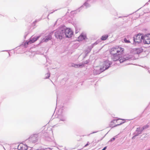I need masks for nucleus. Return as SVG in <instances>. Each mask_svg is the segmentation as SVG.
I'll return each mask as SVG.
<instances>
[{
  "instance_id": "1",
  "label": "nucleus",
  "mask_w": 150,
  "mask_h": 150,
  "mask_svg": "<svg viewBox=\"0 0 150 150\" xmlns=\"http://www.w3.org/2000/svg\"><path fill=\"white\" fill-rule=\"evenodd\" d=\"M64 28H61L54 31V36L56 39L59 40H62L64 38Z\"/></svg>"
},
{
  "instance_id": "2",
  "label": "nucleus",
  "mask_w": 150,
  "mask_h": 150,
  "mask_svg": "<svg viewBox=\"0 0 150 150\" xmlns=\"http://www.w3.org/2000/svg\"><path fill=\"white\" fill-rule=\"evenodd\" d=\"M40 36H35L31 38L28 41H26L25 43V45H27L29 44H31L36 41L40 37Z\"/></svg>"
},
{
  "instance_id": "3",
  "label": "nucleus",
  "mask_w": 150,
  "mask_h": 150,
  "mask_svg": "<svg viewBox=\"0 0 150 150\" xmlns=\"http://www.w3.org/2000/svg\"><path fill=\"white\" fill-rule=\"evenodd\" d=\"M64 34L66 37L71 38L73 35V32L71 29L69 28L65 29L64 28Z\"/></svg>"
},
{
  "instance_id": "4",
  "label": "nucleus",
  "mask_w": 150,
  "mask_h": 150,
  "mask_svg": "<svg viewBox=\"0 0 150 150\" xmlns=\"http://www.w3.org/2000/svg\"><path fill=\"white\" fill-rule=\"evenodd\" d=\"M143 36L141 34H139L134 38V40L135 42L140 43L143 40Z\"/></svg>"
},
{
  "instance_id": "5",
  "label": "nucleus",
  "mask_w": 150,
  "mask_h": 150,
  "mask_svg": "<svg viewBox=\"0 0 150 150\" xmlns=\"http://www.w3.org/2000/svg\"><path fill=\"white\" fill-rule=\"evenodd\" d=\"M143 42L144 44H150V34H148L143 36Z\"/></svg>"
},
{
  "instance_id": "6",
  "label": "nucleus",
  "mask_w": 150,
  "mask_h": 150,
  "mask_svg": "<svg viewBox=\"0 0 150 150\" xmlns=\"http://www.w3.org/2000/svg\"><path fill=\"white\" fill-rule=\"evenodd\" d=\"M52 34L53 32H52L49 33L47 35L45 36V38L43 39L42 42H47L49 40H51L52 38Z\"/></svg>"
},
{
  "instance_id": "7",
  "label": "nucleus",
  "mask_w": 150,
  "mask_h": 150,
  "mask_svg": "<svg viewBox=\"0 0 150 150\" xmlns=\"http://www.w3.org/2000/svg\"><path fill=\"white\" fill-rule=\"evenodd\" d=\"M116 48L117 54H121L124 53V49L123 48H122L119 46H118L116 47Z\"/></svg>"
},
{
  "instance_id": "8",
  "label": "nucleus",
  "mask_w": 150,
  "mask_h": 150,
  "mask_svg": "<svg viewBox=\"0 0 150 150\" xmlns=\"http://www.w3.org/2000/svg\"><path fill=\"white\" fill-rule=\"evenodd\" d=\"M103 68L101 69H103V70L107 69L110 65V62L108 61H105L103 64Z\"/></svg>"
},
{
  "instance_id": "9",
  "label": "nucleus",
  "mask_w": 150,
  "mask_h": 150,
  "mask_svg": "<svg viewBox=\"0 0 150 150\" xmlns=\"http://www.w3.org/2000/svg\"><path fill=\"white\" fill-rule=\"evenodd\" d=\"M18 149L20 150H27L28 146L26 145L21 144L18 145Z\"/></svg>"
},
{
  "instance_id": "10",
  "label": "nucleus",
  "mask_w": 150,
  "mask_h": 150,
  "mask_svg": "<svg viewBox=\"0 0 150 150\" xmlns=\"http://www.w3.org/2000/svg\"><path fill=\"white\" fill-rule=\"evenodd\" d=\"M87 38L86 36L84 33H82L78 37V40L81 41Z\"/></svg>"
},
{
  "instance_id": "11",
  "label": "nucleus",
  "mask_w": 150,
  "mask_h": 150,
  "mask_svg": "<svg viewBox=\"0 0 150 150\" xmlns=\"http://www.w3.org/2000/svg\"><path fill=\"white\" fill-rule=\"evenodd\" d=\"M37 136L36 135H34L29 138V140L33 143H35L38 140Z\"/></svg>"
},
{
  "instance_id": "12",
  "label": "nucleus",
  "mask_w": 150,
  "mask_h": 150,
  "mask_svg": "<svg viewBox=\"0 0 150 150\" xmlns=\"http://www.w3.org/2000/svg\"><path fill=\"white\" fill-rule=\"evenodd\" d=\"M118 54H115L112 55V59L114 61H116L119 59V58Z\"/></svg>"
},
{
  "instance_id": "13",
  "label": "nucleus",
  "mask_w": 150,
  "mask_h": 150,
  "mask_svg": "<svg viewBox=\"0 0 150 150\" xmlns=\"http://www.w3.org/2000/svg\"><path fill=\"white\" fill-rule=\"evenodd\" d=\"M142 133V132L140 131V127H138L137 128L136 132L134 133V134H135V136H137Z\"/></svg>"
},
{
  "instance_id": "14",
  "label": "nucleus",
  "mask_w": 150,
  "mask_h": 150,
  "mask_svg": "<svg viewBox=\"0 0 150 150\" xmlns=\"http://www.w3.org/2000/svg\"><path fill=\"white\" fill-rule=\"evenodd\" d=\"M110 54L112 55L115 54H117L116 51V47H113L111 48L110 50Z\"/></svg>"
},
{
  "instance_id": "15",
  "label": "nucleus",
  "mask_w": 150,
  "mask_h": 150,
  "mask_svg": "<svg viewBox=\"0 0 150 150\" xmlns=\"http://www.w3.org/2000/svg\"><path fill=\"white\" fill-rule=\"evenodd\" d=\"M108 37V35H103L101 38L100 39L102 40H107Z\"/></svg>"
},
{
  "instance_id": "16",
  "label": "nucleus",
  "mask_w": 150,
  "mask_h": 150,
  "mask_svg": "<svg viewBox=\"0 0 150 150\" xmlns=\"http://www.w3.org/2000/svg\"><path fill=\"white\" fill-rule=\"evenodd\" d=\"M119 61L120 63L123 62L124 61H125L127 59L124 57H122L121 58H119Z\"/></svg>"
},
{
  "instance_id": "17",
  "label": "nucleus",
  "mask_w": 150,
  "mask_h": 150,
  "mask_svg": "<svg viewBox=\"0 0 150 150\" xmlns=\"http://www.w3.org/2000/svg\"><path fill=\"white\" fill-rule=\"evenodd\" d=\"M73 67H74L76 68H78L79 67H80L82 66H83V64H82L81 65H78V64H74L72 66Z\"/></svg>"
},
{
  "instance_id": "18",
  "label": "nucleus",
  "mask_w": 150,
  "mask_h": 150,
  "mask_svg": "<svg viewBox=\"0 0 150 150\" xmlns=\"http://www.w3.org/2000/svg\"><path fill=\"white\" fill-rule=\"evenodd\" d=\"M50 76V74L49 73H47L45 75V78L47 79L49 78Z\"/></svg>"
},
{
  "instance_id": "19",
  "label": "nucleus",
  "mask_w": 150,
  "mask_h": 150,
  "mask_svg": "<svg viewBox=\"0 0 150 150\" xmlns=\"http://www.w3.org/2000/svg\"><path fill=\"white\" fill-rule=\"evenodd\" d=\"M124 41L126 43H128L130 42V41L129 40H127L126 38H125L124 39Z\"/></svg>"
},
{
  "instance_id": "20",
  "label": "nucleus",
  "mask_w": 150,
  "mask_h": 150,
  "mask_svg": "<svg viewBox=\"0 0 150 150\" xmlns=\"http://www.w3.org/2000/svg\"><path fill=\"white\" fill-rule=\"evenodd\" d=\"M145 128H145V127H143L141 128H140V131L142 132L143 130L145 129Z\"/></svg>"
},
{
  "instance_id": "21",
  "label": "nucleus",
  "mask_w": 150,
  "mask_h": 150,
  "mask_svg": "<svg viewBox=\"0 0 150 150\" xmlns=\"http://www.w3.org/2000/svg\"><path fill=\"white\" fill-rule=\"evenodd\" d=\"M115 139V137H113L110 140V141H109V142H112L113 141H114Z\"/></svg>"
},
{
  "instance_id": "22",
  "label": "nucleus",
  "mask_w": 150,
  "mask_h": 150,
  "mask_svg": "<svg viewBox=\"0 0 150 150\" xmlns=\"http://www.w3.org/2000/svg\"><path fill=\"white\" fill-rule=\"evenodd\" d=\"M124 122H122V123H120V124L116 125H115L114 126V127H115L117 126H119V125L122 124L123 123H124Z\"/></svg>"
},
{
  "instance_id": "23",
  "label": "nucleus",
  "mask_w": 150,
  "mask_h": 150,
  "mask_svg": "<svg viewBox=\"0 0 150 150\" xmlns=\"http://www.w3.org/2000/svg\"><path fill=\"white\" fill-rule=\"evenodd\" d=\"M60 120L61 121H65L66 119H65V118H62V119H60Z\"/></svg>"
},
{
  "instance_id": "24",
  "label": "nucleus",
  "mask_w": 150,
  "mask_h": 150,
  "mask_svg": "<svg viewBox=\"0 0 150 150\" xmlns=\"http://www.w3.org/2000/svg\"><path fill=\"white\" fill-rule=\"evenodd\" d=\"M144 127H145V129H146L147 128H148V126L147 125H146V126H144Z\"/></svg>"
},
{
  "instance_id": "25",
  "label": "nucleus",
  "mask_w": 150,
  "mask_h": 150,
  "mask_svg": "<svg viewBox=\"0 0 150 150\" xmlns=\"http://www.w3.org/2000/svg\"><path fill=\"white\" fill-rule=\"evenodd\" d=\"M107 147L105 146L104 147L102 150H105L106 149Z\"/></svg>"
},
{
  "instance_id": "26",
  "label": "nucleus",
  "mask_w": 150,
  "mask_h": 150,
  "mask_svg": "<svg viewBox=\"0 0 150 150\" xmlns=\"http://www.w3.org/2000/svg\"><path fill=\"white\" fill-rule=\"evenodd\" d=\"M88 142H88V143L85 146H87L88 145Z\"/></svg>"
},
{
  "instance_id": "27",
  "label": "nucleus",
  "mask_w": 150,
  "mask_h": 150,
  "mask_svg": "<svg viewBox=\"0 0 150 150\" xmlns=\"http://www.w3.org/2000/svg\"><path fill=\"white\" fill-rule=\"evenodd\" d=\"M136 136H135V135H134V136L132 137V139H133L134 138V137H135Z\"/></svg>"
},
{
  "instance_id": "28",
  "label": "nucleus",
  "mask_w": 150,
  "mask_h": 150,
  "mask_svg": "<svg viewBox=\"0 0 150 150\" xmlns=\"http://www.w3.org/2000/svg\"><path fill=\"white\" fill-rule=\"evenodd\" d=\"M119 119L121 120H125L124 119Z\"/></svg>"
},
{
  "instance_id": "29",
  "label": "nucleus",
  "mask_w": 150,
  "mask_h": 150,
  "mask_svg": "<svg viewBox=\"0 0 150 150\" xmlns=\"http://www.w3.org/2000/svg\"><path fill=\"white\" fill-rule=\"evenodd\" d=\"M147 150H150V148H149Z\"/></svg>"
},
{
  "instance_id": "30",
  "label": "nucleus",
  "mask_w": 150,
  "mask_h": 150,
  "mask_svg": "<svg viewBox=\"0 0 150 150\" xmlns=\"http://www.w3.org/2000/svg\"><path fill=\"white\" fill-rule=\"evenodd\" d=\"M95 133V132H93L92 133Z\"/></svg>"
}]
</instances>
